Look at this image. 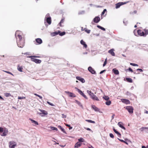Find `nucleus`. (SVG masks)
I'll return each instance as SVG.
<instances>
[{
  "mask_svg": "<svg viewBox=\"0 0 148 148\" xmlns=\"http://www.w3.org/2000/svg\"><path fill=\"white\" fill-rule=\"evenodd\" d=\"M27 57L31 58V60L32 61L36 62V63H40L41 62L40 60L33 58H35L38 57L36 56H30L29 57Z\"/></svg>",
  "mask_w": 148,
  "mask_h": 148,
  "instance_id": "1",
  "label": "nucleus"
},
{
  "mask_svg": "<svg viewBox=\"0 0 148 148\" xmlns=\"http://www.w3.org/2000/svg\"><path fill=\"white\" fill-rule=\"evenodd\" d=\"M128 2H129V1L125 2H120L118 3L115 4V5H116L115 8L116 9H117V8H119L121 6L123 5H124V4H126L128 3Z\"/></svg>",
  "mask_w": 148,
  "mask_h": 148,
  "instance_id": "2",
  "label": "nucleus"
},
{
  "mask_svg": "<svg viewBox=\"0 0 148 148\" xmlns=\"http://www.w3.org/2000/svg\"><path fill=\"white\" fill-rule=\"evenodd\" d=\"M24 40H21L17 42L18 46L21 48L23 47L24 45Z\"/></svg>",
  "mask_w": 148,
  "mask_h": 148,
  "instance_id": "3",
  "label": "nucleus"
},
{
  "mask_svg": "<svg viewBox=\"0 0 148 148\" xmlns=\"http://www.w3.org/2000/svg\"><path fill=\"white\" fill-rule=\"evenodd\" d=\"M9 147L10 148H14L16 145V144L15 142L14 141H11L9 142Z\"/></svg>",
  "mask_w": 148,
  "mask_h": 148,
  "instance_id": "4",
  "label": "nucleus"
},
{
  "mask_svg": "<svg viewBox=\"0 0 148 148\" xmlns=\"http://www.w3.org/2000/svg\"><path fill=\"white\" fill-rule=\"evenodd\" d=\"M126 109L130 113H133L134 109L131 106H127Z\"/></svg>",
  "mask_w": 148,
  "mask_h": 148,
  "instance_id": "5",
  "label": "nucleus"
},
{
  "mask_svg": "<svg viewBox=\"0 0 148 148\" xmlns=\"http://www.w3.org/2000/svg\"><path fill=\"white\" fill-rule=\"evenodd\" d=\"M47 16L48 17H47L46 18V21L49 24H50L51 23V18L49 16V14H47Z\"/></svg>",
  "mask_w": 148,
  "mask_h": 148,
  "instance_id": "6",
  "label": "nucleus"
},
{
  "mask_svg": "<svg viewBox=\"0 0 148 148\" xmlns=\"http://www.w3.org/2000/svg\"><path fill=\"white\" fill-rule=\"evenodd\" d=\"M92 95L90 96V97L93 100L99 101V99L95 95L94 93L91 94Z\"/></svg>",
  "mask_w": 148,
  "mask_h": 148,
  "instance_id": "7",
  "label": "nucleus"
},
{
  "mask_svg": "<svg viewBox=\"0 0 148 148\" xmlns=\"http://www.w3.org/2000/svg\"><path fill=\"white\" fill-rule=\"evenodd\" d=\"M66 93L70 97H76L75 94L69 91H65Z\"/></svg>",
  "mask_w": 148,
  "mask_h": 148,
  "instance_id": "8",
  "label": "nucleus"
},
{
  "mask_svg": "<svg viewBox=\"0 0 148 148\" xmlns=\"http://www.w3.org/2000/svg\"><path fill=\"white\" fill-rule=\"evenodd\" d=\"M121 101L123 103L126 104H130V101L127 99H121Z\"/></svg>",
  "mask_w": 148,
  "mask_h": 148,
  "instance_id": "9",
  "label": "nucleus"
},
{
  "mask_svg": "<svg viewBox=\"0 0 148 148\" xmlns=\"http://www.w3.org/2000/svg\"><path fill=\"white\" fill-rule=\"evenodd\" d=\"M138 34L140 36H145V32L140 30H138L137 31Z\"/></svg>",
  "mask_w": 148,
  "mask_h": 148,
  "instance_id": "10",
  "label": "nucleus"
},
{
  "mask_svg": "<svg viewBox=\"0 0 148 148\" xmlns=\"http://www.w3.org/2000/svg\"><path fill=\"white\" fill-rule=\"evenodd\" d=\"M39 110L40 111L42 112L38 113V114L40 115H41L42 114L44 115H47L48 114L47 112L45 110H41L40 109H39Z\"/></svg>",
  "mask_w": 148,
  "mask_h": 148,
  "instance_id": "11",
  "label": "nucleus"
},
{
  "mask_svg": "<svg viewBox=\"0 0 148 148\" xmlns=\"http://www.w3.org/2000/svg\"><path fill=\"white\" fill-rule=\"evenodd\" d=\"M76 78L77 80L81 81L82 83H84L85 82V80L84 79L80 77H76Z\"/></svg>",
  "mask_w": 148,
  "mask_h": 148,
  "instance_id": "12",
  "label": "nucleus"
},
{
  "mask_svg": "<svg viewBox=\"0 0 148 148\" xmlns=\"http://www.w3.org/2000/svg\"><path fill=\"white\" fill-rule=\"evenodd\" d=\"M88 69L92 74H95L96 73L95 71L90 66L88 68Z\"/></svg>",
  "mask_w": 148,
  "mask_h": 148,
  "instance_id": "13",
  "label": "nucleus"
},
{
  "mask_svg": "<svg viewBox=\"0 0 148 148\" xmlns=\"http://www.w3.org/2000/svg\"><path fill=\"white\" fill-rule=\"evenodd\" d=\"M100 21V18L98 16H96L95 17L93 21L95 23H98Z\"/></svg>",
  "mask_w": 148,
  "mask_h": 148,
  "instance_id": "14",
  "label": "nucleus"
},
{
  "mask_svg": "<svg viewBox=\"0 0 148 148\" xmlns=\"http://www.w3.org/2000/svg\"><path fill=\"white\" fill-rule=\"evenodd\" d=\"M114 49H112L108 51V53H110L112 56H115V53L114 52Z\"/></svg>",
  "mask_w": 148,
  "mask_h": 148,
  "instance_id": "15",
  "label": "nucleus"
},
{
  "mask_svg": "<svg viewBox=\"0 0 148 148\" xmlns=\"http://www.w3.org/2000/svg\"><path fill=\"white\" fill-rule=\"evenodd\" d=\"M82 144V143L79 142H77V143L75 144L74 146V147L76 148H78L80 147Z\"/></svg>",
  "mask_w": 148,
  "mask_h": 148,
  "instance_id": "16",
  "label": "nucleus"
},
{
  "mask_svg": "<svg viewBox=\"0 0 148 148\" xmlns=\"http://www.w3.org/2000/svg\"><path fill=\"white\" fill-rule=\"evenodd\" d=\"M118 125L119 126V127L124 129V130H126L125 128V127L123 125V123L121 122H119L118 123Z\"/></svg>",
  "mask_w": 148,
  "mask_h": 148,
  "instance_id": "17",
  "label": "nucleus"
},
{
  "mask_svg": "<svg viewBox=\"0 0 148 148\" xmlns=\"http://www.w3.org/2000/svg\"><path fill=\"white\" fill-rule=\"evenodd\" d=\"M112 71L115 75H118L119 73V71L116 69H113L112 70Z\"/></svg>",
  "mask_w": 148,
  "mask_h": 148,
  "instance_id": "18",
  "label": "nucleus"
},
{
  "mask_svg": "<svg viewBox=\"0 0 148 148\" xmlns=\"http://www.w3.org/2000/svg\"><path fill=\"white\" fill-rule=\"evenodd\" d=\"M80 43L82 45H84V47L85 48H86L87 47V45L85 43V42L82 40H81Z\"/></svg>",
  "mask_w": 148,
  "mask_h": 148,
  "instance_id": "19",
  "label": "nucleus"
},
{
  "mask_svg": "<svg viewBox=\"0 0 148 148\" xmlns=\"http://www.w3.org/2000/svg\"><path fill=\"white\" fill-rule=\"evenodd\" d=\"M36 41L39 44H41L42 42V40L40 38H38L36 40Z\"/></svg>",
  "mask_w": 148,
  "mask_h": 148,
  "instance_id": "20",
  "label": "nucleus"
},
{
  "mask_svg": "<svg viewBox=\"0 0 148 148\" xmlns=\"http://www.w3.org/2000/svg\"><path fill=\"white\" fill-rule=\"evenodd\" d=\"M92 108L94 109L95 111H98V108L95 105H92L91 106Z\"/></svg>",
  "mask_w": 148,
  "mask_h": 148,
  "instance_id": "21",
  "label": "nucleus"
},
{
  "mask_svg": "<svg viewBox=\"0 0 148 148\" xmlns=\"http://www.w3.org/2000/svg\"><path fill=\"white\" fill-rule=\"evenodd\" d=\"M60 31H58V32H53L51 33V34L52 36H53L58 35L59 34V33H60Z\"/></svg>",
  "mask_w": 148,
  "mask_h": 148,
  "instance_id": "22",
  "label": "nucleus"
},
{
  "mask_svg": "<svg viewBox=\"0 0 148 148\" xmlns=\"http://www.w3.org/2000/svg\"><path fill=\"white\" fill-rule=\"evenodd\" d=\"M16 37H17L19 39V40H24L23 39L22 36L20 35H17V33L15 34Z\"/></svg>",
  "mask_w": 148,
  "mask_h": 148,
  "instance_id": "23",
  "label": "nucleus"
},
{
  "mask_svg": "<svg viewBox=\"0 0 148 148\" xmlns=\"http://www.w3.org/2000/svg\"><path fill=\"white\" fill-rule=\"evenodd\" d=\"M136 71L137 72V73L136 74H139L140 73L142 72L143 71L141 69H136Z\"/></svg>",
  "mask_w": 148,
  "mask_h": 148,
  "instance_id": "24",
  "label": "nucleus"
},
{
  "mask_svg": "<svg viewBox=\"0 0 148 148\" xmlns=\"http://www.w3.org/2000/svg\"><path fill=\"white\" fill-rule=\"evenodd\" d=\"M103 98L106 101H108L110 99V97L106 95L103 96Z\"/></svg>",
  "mask_w": 148,
  "mask_h": 148,
  "instance_id": "25",
  "label": "nucleus"
},
{
  "mask_svg": "<svg viewBox=\"0 0 148 148\" xmlns=\"http://www.w3.org/2000/svg\"><path fill=\"white\" fill-rule=\"evenodd\" d=\"M113 130L116 133V134L117 135H118L119 136H121V134L118 131H117L114 128H113Z\"/></svg>",
  "mask_w": 148,
  "mask_h": 148,
  "instance_id": "26",
  "label": "nucleus"
},
{
  "mask_svg": "<svg viewBox=\"0 0 148 148\" xmlns=\"http://www.w3.org/2000/svg\"><path fill=\"white\" fill-rule=\"evenodd\" d=\"M29 120H30V121H32V123H34V124L36 125H38V123L35 120H34L31 119H29Z\"/></svg>",
  "mask_w": 148,
  "mask_h": 148,
  "instance_id": "27",
  "label": "nucleus"
},
{
  "mask_svg": "<svg viewBox=\"0 0 148 148\" xmlns=\"http://www.w3.org/2000/svg\"><path fill=\"white\" fill-rule=\"evenodd\" d=\"M79 142H85V140L84 138H80L78 139Z\"/></svg>",
  "mask_w": 148,
  "mask_h": 148,
  "instance_id": "28",
  "label": "nucleus"
},
{
  "mask_svg": "<svg viewBox=\"0 0 148 148\" xmlns=\"http://www.w3.org/2000/svg\"><path fill=\"white\" fill-rule=\"evenodd\" d=\"M4 95L6 97H8L11 96L10 94L9 93H4Z\"/></svg>",
  "mask_w": 148,
  "mask_h": 148,
  "instance_id": "29",
  "label": "nucleus"
},
{
  "mask_svg": "<svg viewBox=\"0 0 148 148\" xmlns=\"http://www.w3.org/2000/svg\"><path fill=\"white\" fill-rule=\"evenodd\" d=\"M126 80L128 82L130 83L132 82V80L131 78H126Z\"/></svg>",
  "mask_w": 148,
  "mask_h": 148,
  "instance_id": "30",
  "label": "nucleus"
},
{
  "mask_svg": "<svg viewBox=\"0 0 148 148\" xmlns=\"http://www.w3.org/2000/svg\"><path fill=\"white\" fill-rule=\"evenodd\" d=\"M18 69L20 72H22L23 67L22 66H18Z\"/></svg>",
  "mask_w": 148,
  "mask_h": 148,
  "instance_id": "31",
  "label": "nucleus"
},
{
  "mask_svg": "<svg viewBox=\"0 0 148 148\" xmlns=\"http://www.w3.org/2000/svg\"><path fill=\"white\" fill-rule=\"evenodd\" d=\"M75 89H76L77 90V91H78V92L81 95L82 94H83V92L81 90H80L79 89L77 88L76 87H75Z\"/></svg>",
  "mask_w": 148,
  "mask_h": 148,
  "instance_id": "32",
  "label": "nucleus"
},
{
  "mask_svg": "<svg viewBox=\"0 0 148 148\" xmlns=\"http://www.w3.org/2000/svg\"><path fill=\"white\" fill-rule=\"evenodd\" d=\"M111 103V101L110 100L107 101H106L105 103L106 105L108 106H109L110 105Z\"/></svg>",
  "mask_w": 148,
  "mask_h": 148,
  "instance_id": "33",
  "label": "nucleus"
},
{
  "mask_svg": "<svg viewBox=\"0 0 148 148\" xmlns=\"http://www.w3.org/2000/svg\"><path fill=\"white\" fill-rule=\"evenodd\" d=\"M84 30L85 32L88 34L90 33L91 31L90 30L86 28H85Z\"/></svg>",
  "mask_w": 148,
  "mask_h": 148,
  "instance_id": "34",
  "label": "nucleus"
},
{
  "mask_svg": "<svg viewBox=\"0 0 148 148\" xmlns=\"http://www.w3.org/2000/svg\"><path fill=\"white\" fill-rule=\"evenodd\" d=\"M97 27L98 28H99L100 29H101V30H103V31H105L106 30L104 28H103V27H101V26H99V25H97Z\"/></svg>",
  "mask_w": 148,
  "mask_h": 148,
  "instance_id": "35",
  "label": "nucleus"
},
{
  "mask_svg": "<svg viewBox=\"0 0 148 148\" xmlns=\"http://www.w3.org/2000/svg\"><path fill=\"white\" fill-rule=\"evenodd\" d=\"M86 121L90 123H95V121H92L90 120H86Z\"/></svg>",
  "mask_w": 148,
  "mask_h": 148,
  "instance_id": "36",
  "label": "nucleus"
},
{
  "mask_svg": "<svg viewBox=\"0 0 148 148\" xmlns=\"http://www.w3.org/2000/svg\"><path fill=\"white\" fill-rule=\"evenodd\" d=\"M64 18H63L61 19L60 22L59 23V25L60 26H62L61 25V24L64 22Z\"/></svg>",
  "mask_w": 148,
  "mask_h": 148,
  "instance_id": "37",
  "label": "nucleus"
},
{
  "mask_svg": "<svg viewBox=\"0 0 148 148\" xmlns=\"http://www.w3.org/2000/svg\"><path fill=\"white\" fill-rule=\"evenodd\" d=\"M58 127L63 132H65L64 129L61 126L58 125Z\"/></svg>",
  "mask_w": 148,
  "mask_h": 148,
  "instance_id": "38",
  "label": "nucleus"
},
{
  "mask_svg": "<svg viewBox=\"0 0 148 148\" xmlns=\"http://www.w3.org/2000/svg\"><path fill=\"white\" fill-rule=\"evenodd\" d=\"M66 34V33L65 32H60V33H59V35L60 36H63L64 35Z\"/></svg>",
  "mask_w": 148,
  "mask_h": 148,
  "instance_id": "39",
  "label": "nucleus"
},
{
  "mask_svg": "<svg viewBox=\"0 0 148 148\" xmlns=\"http://www.w3.org/2000/svg\"><path fill=\"white\" fill-rule=\"evenodd\" d=\"M118 140H119L121 142H123V143H125V144H126L127 145H128V143L127 142H126V141H125L124 140H123L119 139V138H118Z\"/></svg>",
  "mask_w": 148,
  "mask_h": 148,
  "instance_id": "40",
  "label": "nucleus"
},
{
  "mask_svg": "<svg viewBox=\"0 0 148 148\" xmlns=\"http://www.w3.org/2000/svg\"><path fill=\"white\" fill-rule=\"evenodd\" d=\"M87 93L89 94L90 96L92 95L91 94L93 93L91 91L89 90H87Z\"/></svg>",
  "mask_w": 148,
  "mask_h": 148,
  "instance_id": "41",
  "label": "nucleus"
},
{
  "mask_svg": "<svg viewBox=\"0 0 148 148\" xmlns=\"http://www.w3.org/2000/svg\"><path fill=\"white\" fill-rule=\"evenodd\" d=\"M144 31L145 32V36L147 34H148V30H147L145 29L144 30Z\"/></svg>",
  "mask_w": 148,
  "mask_h": 148,
  "instance_id": "42",
  "label": "nucleus"
},
{
  "mask_svg": "<svg viewBox=\"0 0 148 148\" xmlns=\"http://www.w3.org/2000/svg\"><path fill=\"white\" fill-rule=\"evenodd\" d=\"M51 128L53 130H57L58 129L57 128L53 127H51Z\"/></svg>",
  "mask_w": 148,
  "mask_h": 148,
  "instance_id": "43",
  "label": "nucleus"
},
{
  "mask_svg": "<svg viewBox=\"0 0 148 148\" xmlns=\"http://www.w3.org/2000/svg\"><path fill=\"white\" fill-rule=\"evenodd\" d=\"M81 95H82V96H83L84 98H85V99H88V98L86 96V95H85V94H84V93H83V94H82Z\"/></svg>",
  "mask_w": 148,
  "mask_h": 148,
  "instance_id": "44",
  "label": "nucleus"
},
{
  "mask_svg": "<svg viewBox=\"0 0 148 148\" xmlns=\"http://www.w3.org/2000/svg\"><path fill=\"white\" fill-rule=\"evenodd\" d=\"M4 71L5 72L8 74H10L11 75L13 76V75L12 74V73L10 72L6 71Z\"/></svg>",
  "mask_w": 148,
  "mask_h": 148,
  "instance_id": "45",
  "label": "nucleus"
},
{
  "mask_svg": "<svg viewBox=\"0 0 148 148\" xmlns=\"http://www.w3.org/2000/svg\"><path fill=\"white\" fill-rule=\"evenodd\" d=\"M47 103L49 104V105H50L51 106H54V105L53 104V103H50V102H49V101H47Z\"/></svg>",
  "mask_w": 148,
  "mask_h": 148,
  "instance_id": "46",
  "label": "nucleus"
},
{
  "mask_svg": "<svg viewBox=\"0 0 148 148\" xmlns=\"http://www.w3.org/2000/svg\"><path fill=\"white\" fill-rule=\"evenodd\" d=\"M25 97H18V99H25Z\"/></svg>",
  "mask_w": 148,
  "mask_h": 148,
  "instance_id": "47",
  "label": "nucleus"
},
{
  "mask_svg": "<svg viewBox=\"0 0 148 148\" xmlns=\"http://www.w3.org/2000/svg\"><path fill=\"white\" fill-rule=\"evenodd\" d=\"M34 95H35L36 96L38 97H39V98H40L41 99H42V96H41L35 93V94H34Z\"/></svg>",
  "mask_w": 148,
  "mask_h": 148,
  "instance_id": "48",
  "label": "nucleus"
},
{
  "mask_svg": "<svg viewBox=\"0 0 148 148\" xmlns=\"http://www.w3.org/2000/svg\"><path fill=\"white\" fill-rule=\"evenodd\" d=\"M110 137H111V138H114V135H113V134L112 133H110Z\"/></svg>",
  "mask_w": 148,
  "mask_h": 148,
  "instance_id": "49",
  "label": "nucleus"
},
{
  "mask_svg": "<svg viewBox=\"0 0 148 148\" xmlns=\"http://www.w3.org/2000/svg\"><path fill=\"white\" fill-rule=\"evenodd\" d=\"M62 117L63 118H66V116L64 114H62Z\"/></svg>",
  "mask_w": 148,
  "mask_h": 148,
  "instance_id": "50",
  "label": "nucleus"
},
{
  "mask_svg": "<svg viewBox=\"0 0 148 148\" xmlns=\"http://www.w3.org/2000/svg\"><path fill=\"white\" fill-rule=\"evenodd\" d=\"M3 128L2 127H0V132H3Z\"/></svg>",
  "mask_w": 148,
  "mask_h": 148,
  "instance_id": "51",
  "label": "nucleus"
},
{
  "mask_svg": "<svg viewBox=\"0 0 148 148\" xmlns=\"http://www.w3.org/2000/svg\"><path fill=\"white\" fill-rule=\"evenodd\" d=\"M107 59L106 58L104 62V63L103 64V65H106V64H107Z\"/></svg>",
  "mask_w": 148,
  "mask_h": 148,
  "instance_id": "52",
  "label": "nucleus"
},
{
  "mask_svg": "<svg viewBox=\"0 0 148 148\" xmlns=\"http://www.w3.org/2000/svg\"><path fill=\"white\" fill-rule=\"evenodd\" d=\"M106 71V70H103L102 71H101L100 72V74H102V73H103L104 72Z\"/></svg>",
  "mask_w": 148,
  "mask_h": 148,
  "instance_id": "53",
  "label": "nucleus"
},
{
  "mask_svg": "<svg viewBox=\"0 0 148 148\" xmlns=\"http://www.w3.org/2000/svg\"><path fill=\"white\" fill-rule=\"evenodd\" d=\"M84 128L85 129H86V130H89V131H91V130L89 128H86V127H85Z\"/></svg>",
  "mask_w": 148,
  "mask_h": 148,
  "instance_id": "54",
  "label": "nucleus"
},
{
  "mask_svg": "<svg viewBox=\"0 0 148 148\" xmlns=\"http://www.w3.org/2000/svg\"><path fill=\"white\" fill-rule=\"evenodd\" d=\"M6 135V133L5 132H4L3 133L2 135V136H5Z\"/></svg>",
  "mask_w": 148,
  "mask_h": 148,
  "instance_id": "55",
  "label": "nucleus"
},
{
  "mask_svg": "<svg viewBox=\"0 0 148 148\" xmlns=\"http://www.w3.org/2000/svg\"><path fill=\"white\" fill-rule=\"evenodd\" d=\"M129 71H131V72H133V70H132V69L130 68H129Z\"/></svg>",
  "mask_w": 148,
  "mask_h": 148,
  "instance_id": "56",
  "label": "nucleus"
},
{
  "mask_svg": "<svg viewBox=\"0 0 148 148\" xmlns=\"http://www.w3.org/2000/svg\"><path fill=\"white\" fill-rule=\"evenodd\" d=\"M142 129H144V130L145 129H148V128L146 127H142Z\"/></svg>",
  "mask_w": 148,
  "mask_h": 148,
  "instance_id": "57",
  "label": "nucleus"
},
{
  "mask_svg": "<svg viewBox=\"0 0 148 148\" xmlns=\"http://www.w3.org/2000/svg\"><path fill=\"white\" fill-rule=\"evenodd\" d=\"M114 116H115V114H113L112 116V119H114Z\"/></svg>",
  "mask_w": 148,
  "mask_h": 148,
  "instance_id": "58",
  "label": "nucleus"
},
{
  "mask_svg": "<svg viewBox=\"0 0 148 148\" xmlns=\"http://www.w3.org/2000/svg\"><path fill=\"white\" fill-rule=\"evenodd\" d=\"M105 13V12L104 11H103L101 13V15H103L104 13Z\"/></svg>",
  "mask_w": 148,
  "mask_h": 148,
  "instance_id": "59",
  "label": "nucleus"
},
{
  "mask_svg": "<svg viewBox=\"0 0 148 148\" xmlns=\"http://www.w3.org/2000/svg\"><path fill=\"white\" fill-rule=\"evenodd\" d=\"M81 28V30L82 31H83L84 30V28L83 27H82Z\"/></svg>",
  "mask_w": 148,
  "mask_h": 148,
  "instance_id": "60",
  "label": "nucleus"
},
{
  "mask_svg": "<svg viewBox=\"0 0 148 148\" xmlns=\"http://www.w3.org/2000/svg\"><path fill=\"white\" fill-rule=\"evenodd\" d=\"M65 125H66V126H67L68 127H70V125H69L66 124H65Z\"/></svg>",
  "mask_w": 148,
  "mask_h": 148,
  "instance_id": "61",
  "label": "nucleus"
},
{
  "mask_svg": "<svg viewBox=\"0 0 148 148\" xmlns=\"http://www.w3.org/2000/svg\"><path fill=\"white\" fill-rule=\"evenodd\" d=\"M130 65H137V64H134V63H130Z\"/></svg>",
  "mask_w": 148,
  "mask_h": 148,
  "instance_id": "62",
  "label": "nucleus"
},
{
  "mask_svg": "<svg viewBox=\"0 0 148 148\" xmlns=\"http://www.w3.org/2000/svg\"><path fill=\"white\" fill-rule=\"evenodd\" d=\"M140 130L141 131H143L144 130V129H142V127L140 129Z\"/></svg>",
  "mask_w": 148,
  "mask_h": 148,
  "instance_id": "63",
  "label": "nucleus"
},
{
  "mask_svg": "<svg viewBox=\"0 0 148 148\" xmlns=\"http://www.w3.org/2000/svg\"><path fill=\"white\" fill-rule=\"evenodd\" d=\"M142 148H147L146 147L144 146H142Z\"/></svg>",
  "mask_w": 148,
  "mask_h": 148,
  "instance_id": "64",
  "label": "nucleus"
}]
</instances>
